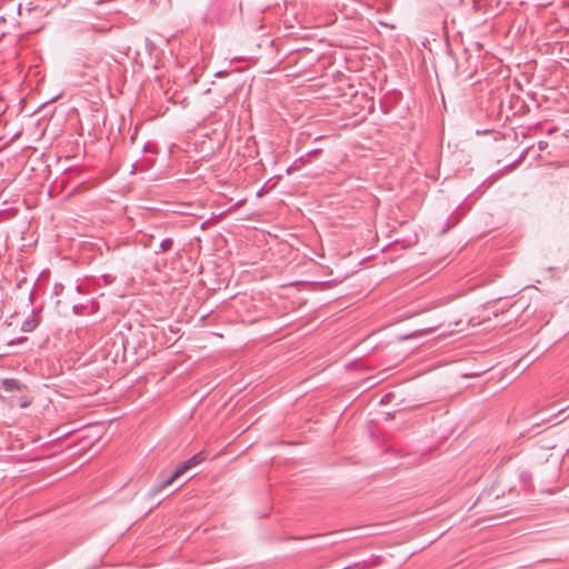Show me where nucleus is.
I'll return each instance as SVG.
<instances>
[{
    "label": "nucleus",
    "mask_w": 569,
    "mask_h": 569,
    "mask_svg": "<svg viewBox=\"0 0 569 569\" xmlns=\"http://www.w3.org/2000/svg\"><path fill=\"white\" fill-rule=\"evenodd\" d=\"M206 459V456L202 451L193 455L191 458L187 459L186 461H183L180 466H178V468L171 473V476L169 478H167L166 480H163L161 482V485H159L158 487L153 488L152 489V492L153 493H158L160 492L163 488L168 487L169 485H171L177 478H179L182 473H184L186 471H188L189 469L198 466L199 463H201L203 460Z\"/></svg>",
    "instance_id": "1"
},
{
    "label": "nucleus",
    "mask_w": 569,
    "mask_h": 569,
    "mask_svg": "<svg viewBox=\"0 0 569 569\" xmlns=\"http://www.w3.org/2000/svg\"><path fill=\"white\" fill-rule=\"evenodd\" d=\"M21 387H22V385L20 383V381L18 379L6 378L2 380V388L8 392L20 390Z\"/></svg>",
    "instance_id": "2"
},
{
    "label": "nucleus",
    "mask_w": 569,
    "mask_h": 569,
    "mask_svg": "<svg viewBox=\"0 0 569 569\" xmlns=\"http://www.w3.org/2000/svg\"><path fill=\"white\" fill-rule=\"evenodd\" d=\"M172 244H173L172 239H171V238H166V239H163V240L160 242L159 250H158V251H156V252H157V253H159V252H166V251H168V250H170V249H171Z\"/></svg>",
    "instance_id": "3"
},
{
    "label": "nucleus",
    "mask_w": 569,
    "mask_h": 569,
    "mask_svg": "<svg viewBox=\"0 0 569 569\" xmlns=\"http://www.w3.org/2000/svg\"><path fill=\"white\" fill-rule=\"evenodd\" d=\"M306 163V160L303 157H301L300 159H297L292 166H290L288 169H287V172L290 173L291 171L293 170H298L300 169L303 164Z\"/></svg>",
    "instance_id": "4"
},
{
    "label": "nucleus",
    "mask_w": 569,
    "mask_h": 569,
    "mask_svg": "<svg viewBox=\"0 0 569 569\" xmlns=\"http://www.w3.org/2000/svg\"><path fill=\"white\" fill-rule=\"evenodd\" d=\"M36 327V322L33 320H28L23 323L22 326V330L23 331H31L33 330Z\"/></svg>",
    "instance_id": "5"
},
{
    "label": "nucleus",
    "mask_w": 569,
    "mask_h": 569,
    "mask_svg": "<svg viewBox=\"0 0 569 569\" xmlns=\"http://www.w3.org/2000/svg\"><path fill=\"white\" fill-rule=\"evenodd\" d=\"M84 309V306L83 305H74L72 307V310L76 315H82V311Z\"/></svg>",
    "instance_id": "6"
},
{
    "label": "nucleus",
    "mask_w": 569,
    "mask_h": 569,
    "mask_svg": "<svg viewBox=\"0 0 569 569\" xmlns=\"http://www.w3.org/2000/svg\"><path fill=\"white\" fill-rule=\"evenodd\" d=\"M62 289H63L62 284H56L54 288H53V291H54L56 295H59Z\"/></svg>",
    "instance_id": "7"
},
{
    "label": "nucleus",
    "mask_w": 569,
    "mask_h": 569,
    "mask_svg": "<svg viewBox=\"0 0 569 569\" xmlns=\"http://www.w3.org/2000/svg\"><path fill=\"white\" fill-rule=\"evenodd\" d=\"M321 150L320 149H315V150H311L307 153V156H315V154H318Z\"/></svg>",
    "instance_id": "8"
},
{
    "label": "nucleus",
    "mask_w": 569,
    "mask_h": 569,
    "mask_svg": "<svg viewBox=\"0 0 569 569\" xmlns=\"http://www.w3.org/2000/svg\"><path fill=\"white\" fill-rule=\"evenodd\" d=\"M227 74H228V72H227V71H218V72L216 73V76H217V77H226Z\"/></svg>",
    "instance_id": "9"
},
{
    "label": "nucleus",
    "mask_w": 569,
    "mask_h": 569,
    "mask_svg": "<svg viewBox=\"0 0 569 569\" xmlns=\"http://www.w3.org/2000/svg\"><path fill=\"white\" fill-rule=\"evenodd\" d=\"M547 147V142L540 141L539 142V149L543 150Z\"/></svg>",
    "instance_id": "10"
}]
</instances>
